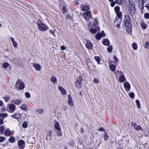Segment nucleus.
I'll return each mask as SVG.
<instances>
[{
	"mask_svg": "<svg viewBox=\"0 0 149 149\" xmlns=\"http://www.w3.org/2000/svg\"><path fill=\"white\" fill-rule=\"evenodd\" d=\"M63 95H65L66 93V91L64 89H63L61 91Z\"/></svg>",
	"mask_w": 149,
	"mask_h": 149,
	"instance_id": "obj_55",
	"label": "nucleus"
},
{
	"mask_svg": "<svg viewBox=\"0 0 149 149\" xmlns=\"http://www.w3.org/2000/svg\"><path fill=\"white\" fill-rule=\"evenodd\" d=\"M131 125L132 126L134 127V128L137 125V124L136 123H134L133 122H131Z\"/></svg>",
	"mask_w": 149,
	"mask_h": 149,
	"instance_id": "obj_51",
	"label": "nucleus"
},
{
	"mask_svg": "<svg viewBox=\"0 0 149 149\" xmlns=\"http://www.w3.org/2000/svg\"><path fill=\"white\" fill-rule=\"evenodd\" d=\"M25 87V85L23 83H21L20 84L19 86V88L20 90H22Z\"/></svg>",
	"mask_w": 149,
	"mask_h": 149,
	"instance_id": "obj_26",
	"label": "nucleus"
},
{
	"mask_svg": "<svg viewBox=\"0 0 149 149\" xmlns=\"http://www.w3.org/2000/svg\"><path fill=\"white\" fill-rule=\"evenodd\" d=\"M7 114L6 113H0V125L3 123V120L4 118L7 116Z\"/></svg>",
	"mask_w": 149,
	"mask_h": 149,
	"instance_id": "obj_9",
	"label": "nucleus"
},
{
	"mask_svg": "<svg viewBox=\"0 0 149 149\" xmlns=\"http://www.w3.org/2000/svg\"><path fill=\"white\" fill-rule=\"evenodd\" d=\"M74 2L77 5H78L79 4V3L78 0H75L74 1Z\"/></svg>",
	"mask_w": 149,
	"mask_h": 149,
	"instance_id": "obj_63",
	"label": "nucleus"
},
{
	"mask_svg": "<svg viewBox=\"0 0 149 149\" xmlns=\"http://www.w3.org/2000/svg\"><path fill=\"white\" fill-rule=\"evenodd\" d=\"M22 81L20 79L16 81L15 84L16 87H18L19 84H20Z\"/></svg>",
	"mask_w": 149,
	"mask_h": 149,
	"instance_id": "obj_43",
	"label": "nucleus"
},
{
	"mask_svg": "<svg viewBox=\"0 0 149 149\" xmlns=\"http://www.w3.org/2000/svg\"><path fill=\"white\" fill-rule=\"evenodd\" d=\"M112 47L110 45L107 48V51L109 53H111L112 51Z\"/></svg>",
	"mask_w": 149,
	"mask_h": 149,
	"instance_id": "obj_29",
	"label": "nucleus"
},
{
	"mask_svg": "<svg viewBox=\"0 0 149 149\" xmlns=\"http://www.w3.org/2000/svg\"><path fill=\"white\" fill-rule=\"evenodd\" d=\"M51 81L53 83H55L57 81L56 78L54 76H52L50 78Z\"/></svg>",
	"mask_w": 149,
	"mask_h": 149,
	"instance_id": "obj_20",
	"label": "nucleus"
},
{
	"mask_svg": "<svg viewBox=\"0 0 149 149\" xmlns=\"http://www.w3.org/2000/svg\"><path fill=\"white\" fill-rule=\"evenodd\" d=\"M62 11L63 13H64L66 11V10L65 9V8L64 6H63V9L62 10Z\"/></svg>",
	"mask_w": 149,
	"mask_h": 149,
	"instance_id": "obj_58",
	"label": "nucleus"
},
{
	"mask_svg": "<svg viewBox=\"0 0 149 149\" xmlns=\"http://www.w3.org/2000/svg\"><path fill=\"white\" fill-rule=\"evenodd\" d=\"M144 17L145 18H149V14L148 13H146L145 14Z\"/></svg>",
	"mask_w": 149,
	"mask_h": 149,
	"instance_id": "obj_49",
	"label": "nucleus"
},
{
	"mask_svg": "<svg viewBox=\"0 0 149 149\" xmlns=\"http://www.w3.org/2000/svg\"><path fill=\"white\" fill-rule=\"evenodd\" d=\"M110 41L108 39H105L102 42V44L104 45L108 46L110 45Z\"/></svg>",
	"mask_w": 149,
	"mask_h": 149,
	"instance_id": "obj_14",
	"label": "nucleus"
},
{
	"mask_svg": "<svg viewBox=\"0 0 149 149\" xmlns=\"http://www.w3.org/2000/svg\"><path fill=\"white\" fill-rule=\"evenodd\" d=\"M134 129L137 131H139L140 130H142V127L139 125H137Z\"/></svg>",
	"mask_w": 149,
	"mask_h": 149,
	"instance_id": "obj_23",
	"label": "nucleus"
},
{
	"mask_svg": "<svg viewBox=\"0 0 149 149\" xmlns=\"http://www.w3.org/2000/svg\"><path fill=\"white\" fill-rule=\"evenodd\" d=\"M93 82L95 83H99V81L97 79L94 78L93 80Z\"/></svg>",
	"mask_w": 149,
	"mask_h": 149,
	"instance_id": "obj_50",
	"label": "nucleus"
},
{
	"mask_svg": "<svg viewBox=\"0 0 149 149\" xmlns=\"http://www.w3.org/2000/svg\"><path fill=\"white\" fill-rule=\"evenodd\" d=\"M116 15L119 18H122V13L120 12H118L116 13Z\"/></svg>",
	"mask_w": 149,
	"mask_h": 149,
	"instance_id": "obj_35",
	"label": "nucleus"
},
{
	"mask_svg": "<svg viewBox=\"0 0 149 149\" xmlns=\"http://www.w3.org/2000/svg\"><path fill=\"white\" fill-rule=\"evenodd\" d=\"M3 98L4 99L6 102H7L9 101L10 97L9 95H8L5 97H3Z\"/></svg>",
	"mask_w": 149,
	"mask_h": 149,
	"instance_id": "obj_25",
	"label": "nucleus"
},
{
	"mask_svg": "<svg viewBox=\"0 0 149 149\" xmlns=\"http://www.w3.org/2000/svg\"><path fill=\"white\" fill-rule=\"evenodd\" d=\"M119 82L121 83H123L124 81H126L125 77L123 75H121L119 77Z\"/></svg>",
	"mask_w": 149,
	"mask_h": 149,
	"instance_id": "obj_16",
	"label": "nucleus"
},
{
	"mask_svg": "<svg viewBox=\"0 0 149 149\" xmlns=\"http://www.w3.org/2000/svg\"><path fill=\"white\" fill-rule=\"evenodd\" d=\"M43 110L42 109H39L37 110V112L39 114H41L43 112Z\"/></svg>",
	"mask_w": 149,
	"mask_h": 149,
	"instance_id": "obj_42",
	"label": "nucleus"
},
{
	"mask_svg": "<svg viewBox=\"0 0 149 149\" xmlns=\"http://www.w3.org/2000/svg\"><path fill=\"white\" fill-rule=\"evenodd\" d=\"M58 89H59V90L60 91H61L62 90H63V89H64L63 87H62V86H59L58 87Z\"/></svg>",
	"mask_w": 149,
	"mask_h": 149,
	"instance_id": "obj_62",
	"label": "nucleus"
},
{
	"mask_svg": "<svg viewBox=\"0 0 149 149\" xmlns=\"http://www.w3.org/2000/svg\"><path fill=\"white\" fill-rule=\"evenodd\" d=\"M49 32L52 35H53L54 36L55 34L54 31L53 30H50Z\"/></svg>",
	"mask_w": 149,
	"mask_h": 149,
	"instance_id": "obj_53",
	"label": "nucleus"
},
{
	"mask_svg": "<svg viewBox=\"0 0 149 149\" xmlns=\"http://www.w3.org/2000/svg\"><path fill=\"white\" fill-rule=\"evenodd\" d=\"M20 108L22 110L25 111L26 109V106L25 104H23Z\"/></svg>",
	"mask_w": 149,
	"mask_h": 149,
	"instance_id": "obj_31",
	"label": "nucleus"
},
{
	"mask_svg": "<svg viewBox=\"0 0 149 149\" xmlns=\"http://www.w3.org/2000/svg\"><path fill=\"white\" fill-rule=\"evenodd\" d=\"M141 26L143 29H146L147 25L144 22L141 23Z\"/></svg>",
	"mask_w": 149,
	"mask_h": 149,
	"instance_id": "obj_28",
	"label": "nucleus"
},
{
	"mask_svg": "<svg viewBox=\"0 0 149 149\" xmlns=\"http://www.w3.org/2000/svg\"><path fill=\"white\" fill-rule=\"evenodd\" d=\"M60 48L62 50H63L65 49V47L64 46H62Z\"/></svg>",
	"mask_w": 149,
	"mask_h": 149,
	"instance_id": "obj_61",
	"label": "nucleus"
},
{
	"mask_svg": "<svg viewBox=\"0 0 149 149\" xmlns=\"http://www.w3.org/2000/svg\"><path fill=\"white\" fill-rule=\"evenodd\" d=\"M83 80V77L80 75L77 78L75 83V86L76 87H81V82Z\"/></svg>",
	"mask_w": 149,
	"mask_h": 149,
	"instance_id": "obj_6",
	"label": "nucleus"
},
{
	"mask_svg": "<svg viewBox=\"0 0 149 149\" xmlns=\"http://www.w3.org/2000/svg\"><path fill=\"white\" fill-rule=\"evenodd\" d=\"M128 8L129 13L131 15L132 17L136 13L135 4L133 1H129Z\"/></svg>",
	"mask_w": 149,
	"mask_h": 149,
	"instance_id": "obj_2",
	"label": "nucleus"
},
{
	"mask_svg": "<svg viewBox=\"0 0 149 149\" xmlns=\"http://www.w3.org/2000/svg\"><path fill=\"white\" fill-rule=\"evenodd\" d=\"M98 24L97 19L95 18L93 22V25L95 26H96Z\"/></svg>",
	"mask_w": 149,
	"mask_h": 149,
	"instance_id": "obj_34",
	"label": "nucleus"
},
{
	"mask_svg": "<svg viewBox=\"0 0 149 149\" xmlns=\"http://www.w3.org/2000/svg\"><path fill=\"white\" fill-rule=\"evenodd\" d=\"M90 32L93 34H95L97 32V30L94 28H91L90 29Z\"/></svg>",
	"mask_w": 149,
	"mask_h": 149,
	"instance_id": "obj_24",
	"label": "nucleus"
},
{
	"mask_svg": "<svg viewBox=\"0 0 149 149\" xmlns=\"http://www.w3.org/2000/svg\"><path fill=\"white\" fill-rule=\"evenodd\" d=\"M120 7L118 6H116L114 8L115 11L116 13L119 12Z\"/></svg>",
	"mask_w": 149,
	"mask_h": 149,
	"instance_id": "obj_39",
	"label": "nucleus"
},
{
	"mask_svg": "<svg viewBox=\"0 0 149 149\" xmlns=\"http://www.w3.org/2000/svg\"><path fill=\"white\" fill-rule=\"evenodd\" d=\"M33 66L37 71H40L41 69L40 65L38 64L34 63L33 64Z\"/></svg>",
	"mask_w": 149,
	"mask_h": 149,
	"instance_id": "obj_13",
	"label": "nucleus"
},
{
	"mask_svg": "<svg viewBox=\"0 0 149 149\" xmlns=\"http://www.w3.org/2000/svg\"><path fill=\"white\" fill-rule=\"evenodd\" d=\"M21 101L19 100H17L14 101L13 103L14 104L17 105H19L20 104Z\"/></svg>",
	"mask_w": 149,
	"mask_h": 149,
	"instance_id": "obj_36",
	"label": "nucleus"
},
{
	"mask_svg": "<svg viewBox=\"0 0 149 149\" xmlns=\"http://www.w3.org/2000/svg\"><path fill=\"white\" fill-rule=\"evenodd\" d=\"M136 102L138 108L140 109L141 108V105L139 101L138 100H136Z\"/></svg>",
	"mask_w": 149,
	"mask_h": 149,
	"instance_id": "obj_32",
	"label": "nucleus"
},
{
	"mask_svg": "<svg viewBox=\"0 0 149 149\" xmlns=\"http://www.w3.org/2000/svg\"><path fill=\"white\" fill-rule=\"evenodd\" d=\"M12 43L14 47H15L16 48L17 47V42L16 41H15L13 42H12Z\"/></svg>",
	"mask_w": 149,
	"mask_h": 149,
	"instance_id": "obj_47",
	"label": "nucleus"
},
{
	"mask_svg": "<svg viewBox=\"0 0 149 149\" xmlns=\"http://www.w3.org/2000/svg\"><path fill=\"white\" fill-rule=\"evenodd\" d=\"M38 29L42 31H46L49 29L47 26L43 23L40 20H38L37 22Z\"/></svg>",
	"mask_w": 149,
	"mask_h": 149,
	"instance_id": "obj_3",
	"label": "nucleus"
},
{
	"mask_svg": "<svg viewBox=\"0 0 149 149\" xmlns=\"http://www.w3.org/2000/svg\"><path fill=\"white\" fill-rule=\"evenodd\" d=\"M116 66L113 64H111L109 67L110 69L112 71H114L116 69Z\"/></svg>",
	"mask_w": 149,
	"mask_h": 149,
	"instance_id": "obj_22",
	"label": "nucleus"
},
{
	"mask_svg": "<svg viewBox=\"0 0 149 149\" xmlns=\"http://www.w3.org/2000/svg\"><path fill=\"white\" fill-rule=\"evenodd\" d=\"M108 139V136L107 135V132H105L104 134V139L105 140H107Z\"/></svg>",
	"mask_w": 149,
	"mask_h": 149,
	"instance_id": "obj_41",
	"label": "nucleus"
},
{
	"mask_svg": "<svg viewBox=\"0 0 149 149\" xmlns=\"http://www.w3.org/2000/svg\"><path fill=\"white\" fill-rule=\"evenodd\" d=\"M89 9V8L88 6L87 5H84L82 7V11H88Z\"/></svg>",
	"mask_w": 149,
	"mask_h": 149,
	"instance_id": "obj_19",
	"label": "nucleus"
},
{
	"mask_svg": "<svg viewBox=\"0 0 149 149\" xmlns=\"http://www.w3.org/2000/svg\"><path fill=\"white\" fill-rule=\"evenodd\" d=\"M25 96L27 98H29L31 97L30 94L28 92H26L25 93Z\"/></svg>",
	"mask_w": 149,
	"mask_h": 149,
	"instance_id": "obj_44",
	"label": "nucleus"
},
{
	"mask_svg": "<svg viewBox=\"0 0 149 149\" xmlns=\"http://www.w3.org/2000/svg\"><path fill=\"white\" fill-rule=\"evenodd\" d=\"M98 130L99 131L102 132V131H104V129L103 127H101L100 128L98 129Z\"/></svg>",
	"mask_w": 149,
	"mask_h": 149,
	"instance_id": "obj_56",
	"label": "nucleus"
},
{
	"mask_svg": "<svg viewBox=\"0 0 149 149\" xmlns=\"http://www.w3.org/2000/svg\"><path fill=\"white\" fill-rule=\"evenodd\" d=\"M52 132V131H50L47 134L46 138V139L47 140H48L49 139L50 140H51Z\"/></svg>",
	"mask_w": 149,
	"mask_h": 149,
	"instance_id": "obj_18",
	"label": "nucleus"
},
{
	"mask_svg": "<svg viewBox=\"0 0 149 149\" xmlns=\"http://www.w3.org/2000/svg\"><path fill=\"white\" fill-rule=\"evenodd\" d=\"M68 104L70 106H72L73 105V102L71 96L69 94L68 95Z\"/></svg>",
	"mask_w": 149,
	"mask_h": 149,
	"instance_id": "obj_11",
	"label": "nucleus"
},
{
	"mask_svg": "<svg viewBox=\"0 0 149 149\" xmlns=\"http://www.w3.org/2000/svg\"><path fill=\"white\" fill-rule=\"evenodd\" d=\"M86 46L89 49H92L93 48V44L89 40H87Z\"/></svg>",
	"mask_w": 149,
	"mask_h": 149,
	"instance_id": "obj_8",
	"label": "nucleus"
},
{
	"mask_svg": "<svg viewBox=\"0 0 149 149\" xmlns=\"http://www.w3.org/2000/svg\"><path fill=\"white\" fill-rule=\"evenodd\" d=\"M22 126L24 128H26L28 127V124L26 122H25L22 124Z\"/></svg>",
	"mask_w": 149,
	"mask_h": 149,
	"instance_id": "obj_40",
	"label": "nucleus"
},
{
	"mask_svg": "<svg viewBox=\"0 0 149 149\" xmlns=\"http://www.w3.org/2000/svg\"><path fill=\"white\" fill-rule=\"evenodd\" d=\"M94 59L95 60L97 61V63L98 64H99L100 63V58L98 56H95L94 57Z\"/></svg>",
	"mask_w": 149,
	"mask_h": 149,
	"instance_id": "obj_21",
	"label": "nucleus"
},
{
	"mask_svg": "<svg viewBox=\"0 0 149 149\" xmlns=\"http://www.w3.org/2000/svg\"><path fill=\"white\" fill-rule=\"evenodd\" d=\"M128 95L131 98H133L134 97V94L133 92H130L128 93Z\"/></svg>",
	"mask_w": 149,
	"mask_h": 149,
	"instance_id": "obj_33",
	"label": "nucleus"
},
{
	"mask_svg": "<svg viewBox=\"0 0 149 149\" xmlns=\"http://www.w3.org/2000/svg\"><path fill=\"white\" fill-rule=\"evenodd\" d=\"M148 0H135V2L136 3H139V8L141 10H143L144 8V3L146 2Z\"/></svg>",
	"mask_w": 149,
	"mask_h": 149,
	"instance_id": "obj_5",
	"label": "nucleus"
},
{
	"mask_svg": "<svg viewBox=\"0 0 149 149\" xmlns=\"http://www.w3.org/2000/svg\"><path fill=\"white\" fill-rule=\"evenodd\" d=\"M111 2V6L112 7H113V6H114L115 5V2H114V1H112V2Z\"/></svg>",
	"mask_w": 149,
	"mask_h": 149,
	"instance_id": "obj_57",
	"label": "nucleus"
},
{
	"mask_svg": "<svg viewBox=\"0 0 149 149\" xmlns=\"http://www.w3.org/2000/svg\"><path fill=\"white\" fill-rule=\"evenodd\" d=\"M124 86L126 91L128 92L130 90V85L128 82H125L124 84Z\"/></svg>",
	"mask_w": 149,
	"mask_h": 149,
	"instance_id": "obj_10",
	"label": "nucleus"
},
{
	"mask_svg": "<svg viewBox=\"0 0 149 149\" xmlns=\"http://www.w3.org/2000/svg\"><path fill=\"white\" fill-rule=\"evenodd\" d=\"M4 128L3 126L0 127V132H3L4 130Z\"/></svg>",
	"mask_w": 149,
	"mask_h": 149,
	"instance_id": "obj_52",
	"label": "nucleus"
},
{
	"mask_svg": "<svg viewBox=\"0 0 149 149\" xmlns=\"http://www.w3.org/2000/svg\"><path fill=\"white\" fill-rule=\"evenodd\" d=\"M124 22V24L125 28L128 33L129 34H132V27L130 22L131 21L130 17L128 14L124 15V18L123 19Z\"/></svg>",
	"mask_w": 149,
	"mask_h": 149,
	"instance_id": "obj_1",
	"label": "nucleus"
},
{
	"mask_svg": "<svg viewBox=\"0 0 149 149\" xmlns=\"http://www.w3.org/2000/svg\"><path fill=\"white\" fill-rule=\"evenodd\" d=\"M100 35L102 37H104L105 36V35L104 32V31H101V33L100 34Z\"/></svg>",
	"mask_w": 149,
	"mask_h": 149,
	"instance_id": "obj_48",
	"label": "nucleus"
},
{
	"mask_svg": "<svg viewBox=\"0 0 149 149\" xmlns=\"http://www.w3.org/2000/svg\"><path fill=\"white\" fill-rule=\"evenodd\" d=\"M145 47L146 48L149 49V42L147 41H146L145 42Z\"/></svg>",
	"mask_w": 149,
	"mask_h": 149,
	"instance_id": "obj_46",
	"label": "nucleus"
},
{
	"mask_svg": "<svg viewBox=\"0 0 149 149\" xmlns=\"http://www.w3.org/2000/svg\"><path fill=\"white\" fill-rule=\"evenodd\" d=\"M133 48L135 50H136L137 48V44L135 43H133L132 44Z\"/></svg>",
	"mask_w": 149,
	"mask_h": 149,
	"instance_id": "obj_30",
	"label": "nucleus"
},
{
	"mask_svg": "<svg viewBox=\"0 0 149 149\" xmlns=\"http://www.w3.org/2000/svg\"><path fill=\"white\" fill-rule=\"evenodd\" d=\"M102 37L100 35V33H97L95 35V38L97 40H100Z\"/></svg>",
	"mask_w": 149,
	"mask_h": 149,
	"instance_id": "obj_27",
	"label": "nucleus"
},
{
	"mask_svg": "<svg viewBox=\"0 0 149 149\" xmlns=\"http://www.w3.org/2000/svg\"><path fill=\"white\" fill-rule=\"evenodd\" d=\"M11 133L9 129H6L5 132V135L6 136H9Z\"/></svg>",
	"mask_w": 149,
	"mask_h": 149,
	"instance_id": "obj_17",
	"label": "nucleus"
},
{
	"mask_svg": "<svg viewBox=\"0 0 149 149\" xmlns=\"http://www.w3.org/2000/svg\"><path fill=\"white\" fill-rule=\"evenodd\" d=\"M145 7L149 10V3L145 6Z\"/></svg>",
	"mask_w": 149,
	"mask_h": 149,
	"instance_id": "obj_60",
	"label": "nucleus"
},
{
	"mask_svg": "<svg viewBox=\"0 0 149 149\" xmlns=\"http://www.w3.org/2000/svg\"><path fill=\"white\" fill-rule=\"evenodd\" d=\"M10 39L12 42L15 41L14 39L12 37L10 38Z\"/></svg>",
	"mask_w": 149,
	"mask_h": 149,
	"instance_id": "obj_64",
	"label": "nucleus"
},
{
	"mask_svg": "<svg viewBox=\"0 0 149 149\" xmlns=\"http://www.w3.org/2000/svg\"><path fill=\"white\" fill-rule=\"evenodd\" d=\"M18 147L19 149H23L25 146V141L23 140H20L18 142Z\"/></svg>",
	"mask_w": 149,
	"mask_h": 149,
	"instance_id": "obj_7",
	"label": "nucleus"
},
{
	"mask_svg": "<svg viewBox=\"0 0 149 149\" xmlns=\"http://www.w3.org/2000/svg\"><path fill=\"white\" fill-rule=\"evenodd\" d=\"M83 16L86 21H88L90 19L92 18V15L90 11L83 13Z\"/></svg>",
	"mask_w": 149,
	"mask_h": 149,
	"instance_id": "obj_4",
	"label": "nucleus"
},
{
	"mask_svg": "<svg viewBox=\"0 0 149 149\" xmlns=\"http://www.w3.org/2000/svg\"><path fill=\"white\" fill-rule=\"evenodd\" d=\"M5 140V138L3 136H0V142L1 143Z\"/></svg>",
	"mask_w": 149,
	"mask_h": 149,
	"instance_id": "obj_45",
	"label": "nucleus"
},
{
	"mask_svg": "<svg viewBox=\"0 0 149 149\" xmlns=\"http://www.w3.org/2000/svg\"><path fill=\"white\" fill-rule=\"evenodd\" d=\"M9 109L12 110V113H13L15 110V106L13 104H11L9 106Z\"/></svg>",
	"mask_w": 149,
	"mask_h": 149,
	"instance_id": "obj_15",
	"label": "nucleus"
},
{
	"mask_svg": "<svg viewBox=\"0 0 149 149\" xmlns=\"http://www.w3.org/2000/svg\"><path fill=\"white\" fill-rule=\"evenodd\" d=\"M15 141V139L13 136L10 137L9 139V141L11 143H14Z\"/></svg>",
	"mask_w": 149,
	"mask_h": 149,
	"instance_id": "obj_37",
	"label": "nucleus"
},
{
	"mask_svg": "<svg viewBox=\"0 0 149 149\" xmlns=\"http://www.w3.org/2000/svg\"><path fill=\"white\" fill-rule=\"evenodd\" d=\"M113 59L115 61V63L117 62V61H118V59L115 56H114L113 57Z\"/></svg>",
	"mask_w": 149,
	"mask_h": 149,
	"instance_id": "obj_54",
	"label": "nucleus"
},
{
	"mask_svg": "<svg viewBox=\"0 0 149 149\" xmlns=\"http://www.w3.org/2000/svg\"><path fill=\"white\" fill-rule=\"evenodd\" d=\"M9 66V64L8 63H3V68L4 69L6 68Z\"/></svg>",
	"mask_w": 149,
	"mask_h": 149,
	"instance_id": "obj_38",
	"label": "nucleus"
},
{
	"mask_svg": "<svg viewBox=\"0 0 149 149\" xmlns=\"http://www.w3.org/2000/svg\"><path fill=\"white\" fill-rule=\"evenodd\" d=\"M57 135L58 136H61L62 135V133L61 132V131L60 132H58L57 133Z\"/></svg>",
	"mask_w": 149,
	"mask_h": 149,
	"instance_id": "obj_59",
	"label": "nucleus"
},
{
	"mask_svg": "<svg viewBox=\"0 0 149 149\" xmlns=\"http://www.w3.org/2000/svg\"><path fill=\"white\" fill-rule=\"evenodd\" d=\"M54 127L58 132L61 131V128L60 127L59 123L58 122L56 121V122L54 124Z\"/></svg>",
	"mask_w": 149,
	"mask_h": 149,
	"instance_id": "obj_12",
	"label": "nucleus"
}]
</instances>
